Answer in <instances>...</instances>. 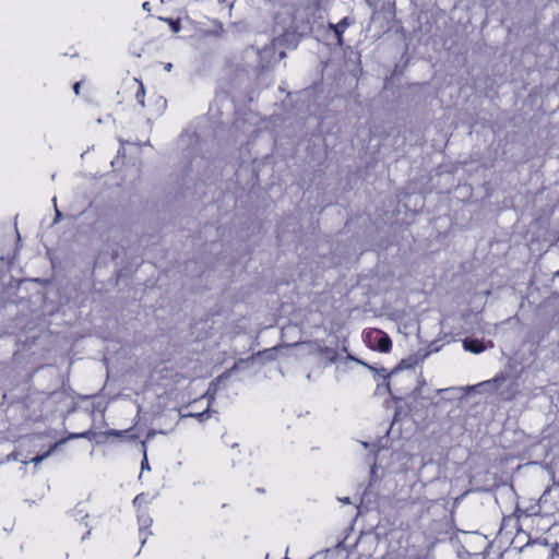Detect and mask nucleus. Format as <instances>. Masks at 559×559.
<instances>
[{
	"mask_svg": "<svg viewBox=\"0 0 559 559\" xmlns=\"http://www.w3.org/2000/svg\"><path fill=\"white\" fill-rule=\"evenodd\" d=\"M374 342L376 348L379 352L388 353L391 349L392 343L390 337L381 331H374Z\"/></svg>",
	"mask_w": 559,
	"mask_h": 559,
	"instance_id": "1",
	"label": "nucleus"
},
{
	"mask_svg": "<svg viewBox=\"0 0 559 559\" xmlns=\"http://www.w3.org/2000/svg\"><path fill=\"white\" fill-rule=\"evenodd\" d=\"M506 376L499 374L491 380L479 383L477 386H481L488 392H497L500 389L501 384L506 382Z\"/></svg>",
	"mask_w": 559,
	"mask_h": 559,
	"instance_id": "2",
	"label": "nucleus"
},
{
	"mask_svg": "<svg viewBox=\"0 0 559 559\" xmlns=\"http://www.w3.org/2000/svg\"><path fill=\"white\" fill-rule=\"evenodd\" d=\"M463 346L466 350L475 353V354H479V353L484 352L486 348V346L484 345L483 342H480L478 340H468V338L464 340Z\"/></svg>",
	"mask_w": 559,
	"mask_h": 559,
	"instance_id": "3",
	"label": "nucleus"
},
{
	"mask_svg": "<svg viewBox=\"0 0 559 559\" xmlns=\"http://www.w3.org/2000/svg\"><path fill=\"white\" fill-rule=\"evenodd\" d=\"M348 25H349L348 17H344L340 23H337L335 25L330 24V27L334 31L340 44L342 43V33Z\"/></svg>",
	"mask_w": 559,
	"mask_h": 559,
	"instance_id": "4",
	"label": "nucleus"
},
{
	"mask_svg": "<svg viewBox=\"0 0 559 559\" xmlns=\"http://www.w3.org/2000/svg\"><path fill=\"white\" fill-rule=\"evenodd\" d=\"M60 442H57L55 443L46 453L41 454V455H37L35 457H33L31 460V462H33L34 464H39L43 460H45L46 457H48L56 449L57 447L59 445Z\"/></svg>",
	"mask_w": 559,
	"mask_h": 559,
	"instance_id": "5",
	"label": "nucleus"
},
{
	"mask_svg": "<svg viewBox=\"0 0 559 559\" xmlns=\"http://www.w3.org/2000/svg\"><path fill=\"white\" fill-rule=\"evenodd\" d=\"M516 386V383H512L507 392H501L500 395L502 396V399L508 401L512 400L518 393Z\"/></svg>",
	"mask_w": 559,
	"mask_h": 559,
	"instance_id": "6",
	"label": "nucleus"
},
{
	"mask_svg": "<svg viewBox=\"0 0 559 559\" xmlns=\"http://www.w3.org/2000/svg\"><path fill=\"white\" fill-rule=\"evenodd\" d=\"M144 95H145L144 86L142 83H140V90L136 93V99L141 106H144Z\"/></svg>",
	"mask_w": 559,
	"mask_h": 559,
	"instance_id": "7",
	"label": "nucleus"
},
{
	"mask_svg": "<svg viewBox=\"0 0 559 559\" xmlns=\"http://www.w3.org/2000/svg\"><path fill=\"white\" fill-rule=\"evenodd\" d=\"M166 21L169 23L170 28H171L173 32L177 33V32L180 31V22L178 20L175 21V20H171V19H167Z\"/></svg>",
	"mask_w": 559,
	"mask_h": 559,
	"instance_id": "8",
	"label": "nucleus"
},
{
	"mask_svg": "<svg viewBox=\"0 0 559 559\" xmlns=\"http://www.w3.org/2000/svg\"><path fill=\"white\" fill-rule=\"evenodd\" d=\"M52 202H53V204H55V212H56V216H55V221H53V223H57V222H59V221H60V218H61L62 214H61V212H60V211L58 210V207H57V198H56V197H53Z\"/></svg>",
	"mask_w": 559,
	"mask_h": 559,
	"instance_id": "9",
	"label": "nucleus"
},
{
	"mask_svg": "<svg viewBox=\"0 0 559 559\" xmlns=\"http://www.w3.org/2000/svg\"><path fill=\"white\" fill-rule=\"evenodd\" d=\"M141 468L142 471L144 469H150V465H148V461H147V457H146V453L144 452V457H143V461L141 463Z\"/></svg>",
	"mask_w": 559,
	"mask_h": 559,
	"instance_id": "10",
	"label": "nucleus"
},
{
	"mask_svg": "<svg viewBox=\"0 0 559 559\" xmlns=\"http://www.w3.org/2000/svg\"><path fill=\"white\" fill-rule=\"evenodd\" d=\"M324 352L330 354V360L333 361L335 359V353L332 349L325 348Z\"/></svg>",
	"mask_w": 559,
	"mask_h": 559,
	"instance_id": "11",
	"label": "nucleus"
},
{
	"mask_svg": "<svg viewBox=\"0 0 559 559\" xmlns=\"http://www.w3.org/2000/svg\"><path fill=\"white\" fill-rule=\"evenodd\" d=\"M143 499H144V495H143V493L138 495V496L134 498L133 503H134V504H138V503L142 502V500H143Z\"/></svg>",
	"mask_w": 559,
	"mask_h": 559,
	"instance_id": "12",
	"label": "nucleus"
},
{
	"mask_svg": "<svg viewBox=\"0 0 559 559\" xmlns=\"http://www.w3.org/2000/svg\"><path fill=\"white\" fill-rule=\"evenodd\" d=\"M81 83L76 82L73 86L74 93L78 95L80 93Z\"/></svg>",
	"mask_w": 559,
	"mask_h": 559,
	"instance_id": "13",
	"label": "nucleus"
},
{
	"mask_svg": "<svg viewBox=\"0 0 559 559\" xmlns=\"http://www.w3.org/2000/svg\"><path fill=\"white\" fill-rule=\"evenodd\" d=\"M204 415H205V413H198V414H188L187 416L202 418Z\"/></svg>",
	"mask_w": 559,
	"mask_h": 559,
	"instance_id": "14",
	"label": "nucleus"
},
{
	"mask_svg": "<svg viewBox=\"0 0 559 559\" xmlns=\"http://www.w3.org/2000/svg\"><path fill=\"white\" fill-rule=\"evenodd\" d=\"M171 68H173V64H171V63H166V64H165V70H166V71H168V72H169V71L171 70Z\"/></svg>",
	"mask_w": 559,
	"mask_h": 559,
	"instance_id": "15",
	"label": "nucleus"
},
{
	"mask_svg": "<svg viewBox=\"0 0 559 559\" xmlns=\"http://www.w3.org/2000/svg\"><path fill=\"white\" fill-rule=\"evenodd\" d=\"M143 9L148 11L150 10V3L148 2H144L143 3Z\"/></svg>",
	"mask_w": 559,
	"mask_h": 559,
	"instance_id": "16",
	"label": "nucleus"
},
{
	"mask_svg": "<svg viewBox=\"0 0 559 559\" xmlns=\"http://www.w3.org/2000/svg\"><path fill=\"white\" fill-rule=\"evenodd\" d=\"M233 448H239V444H238V443H235V444L233 445Z\"/></svg>",
	"mask_w": 559,
	"mask_h": 559,
	"instance_id": "17",
	"label": "nucleus"
}]
</instances>
